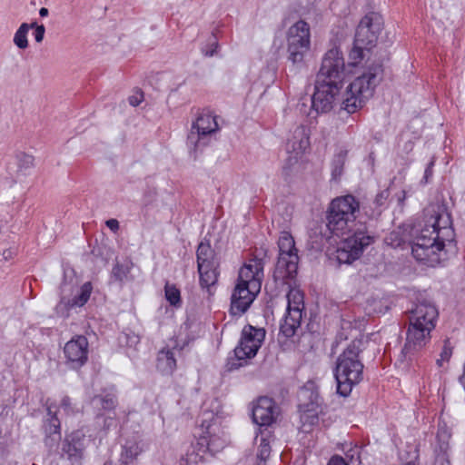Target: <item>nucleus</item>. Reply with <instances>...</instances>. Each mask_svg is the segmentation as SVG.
I'll use <instances>...</instances> for the list:
<instances>
[{
	"instance_id": "52",
	"label": "nucleus",
	"mask_w": 465,
	"mask_h": 465,
	"mask_svg": "<svg viewBox=\"0 0 465 465\" xmlns=\"http://www.w3.org/2000/svg\"><path fill=\"white\" fill-rule=\"evenodd\" d=\"M36 26H40L39 25L36 24V22H34L32 24L29 25V29L30 28H34L35 30L36 29Z\"/></svg>"
},
{
	"instance_id": "24",
	"label": "nucleus",
	"mask_w": 465,
	"mask_h": 465,
	"mask_svg": "<svg viewBox=\"0 0 465 465\" xmlns=\"http://www.w3.org/2000/svg\"><path fill=\"white\" fill-rule=\"evenodd\" d=\"M174 351H177V349L163 348L159 351L156 359V368L161 373L171 375L175 371L176 359L174 357Z\"/></svg>"
},
{
	"instance_id": "28",
	"label": "nucleus",
	"mask_w": 465,
	"mask_h": 465,
	"mask_svg": "<svg viewBox=\"0 0 465 465\" xmlns=\"http://www.w3.org/2000/svg\"><path fill=\"white\" fill-rule=\"evenodd\" d=\"M91 404L99 411H113L117 404L116 396L113 393L95 395L92 398Z\"/></svg>"
},
{
	"instance_id": "6",
	"label": "nucleus",
	"mask_w": 465,
	"mask_h": 465,
	"mask_svg": "<svg viewBox=\"0 0 465 465\" xmlns=\"http://www.w3.org/2000/svg\"><path fill=\"white\" fill-rule=\"evenodd\" d=\"M279 256L274 271L275 280H281L286 284L297 274L299 256L292 236L283 232L278 241Z\"/></svg>"
},
{
	"instance_id": "45",
	"label": "nucleus",
	"mask_w": 465,
	"mask_h": 465,
	"mask_svg": "<svg viewBox=\"0 0 465 465\" xmlns=\"http://www.w3.org/2000/svg\"><path fill=\"white\" fill-rule=\"evenodd\" d=\"M451 354H452V350H451V348H450V347H449L447 344H445V345L443 346V348H442V351H441V353H440V357H441L444 361H448L450 360V358Z\"/></svg>"
},
{
	"instance_id": "20",
	"label": "nucleus",
	"mask_w": 465,
	"mask_h": 465,
	"mask_svg": "<svg viewBox=\"0 0 465 465\" xmlns=\"http://www.w3.org/2000/svg\"><path fill=\"white\" fill-rule=\"evenodd\" d=\"M310 146L309 130L304 125L297 126L292 137L288 140L286 144L287 153H290L288 161L290 164L297 163Z\"/></svg>"
},
{
	"instance_id": "19",
	"label": "nucleus",
	"mask_w": 465,
	"mask_h": 465,
	"mask_svg": "<svg viewBox=\"0 0 465 465\" xmlns=\"http://www.w3.org/2000/svg\"><path fill=\"white\" fill-rule=\"evenodd\" d=\"M45 406L47 418L45 419L43 424L44 442L47 448L52 450L56 447L57 442L61 440V422L56 415V411H53L55 405L50 402V400H47Z\"/></svg>"
},
{
	"instance_id": "53",
	"label": "nucleus",
	"mask_w": 465,
	"mask_h": 465,
	"mask_svg": "<svg viewBox=\"0 0 465 465\" xmlns=\"http://www.w3.org/2000/svg\"><path fill=\"white\" fill-rule=\"evenodd\" d=\"M445 361L441 357L437 360V364L439 367L442 366V362Z\"/></svg>"
},
{
	"instance_id": "1",
	"label": "nucleus",
	"mask_w": 465,
	"mask_h": 465,
	"mask_svg": "<svg viewBox=\"0 0 465 465\" xmlns=\"http://www.w3.org/2000/svg\"><path fill=\"white\" fill-rule=\"evenodd\" d=\"M441 220V214L434 212L411 244L413 257L418 262L431 267L440 264L446 258L445 236L451 232L450 227L448 226V220L440 225Z\"/></svg>"
},
{
	"instance_id": "39",
	"label": "nucleus",
	"mask_w": 465,
	"mask_h": 465,
	"mask_svg": "<svg viewBox=\"0 0 465 465\" xmlns=\"http://www.w3.org/2000/svg\"><path fill=\"white\" fill-rule=\"evenodd\" d=\"M34 157L29 154H23L19 158V167L21 168H31L34 166Z\"/></svg>"
},
{
	"instance_id": "2",
	"label": "nucleus",
	"mask_w": 465,
	"mask_h": 465,
	"mask_svg": "<svg viewBox=\"0 0 465 465\" xmlns=\"http://www.w3.org/2000/svg\"><path fill=\"white\" fill-rule=\"evenodd\" d=\"M439 312L435 305L426 300H419L410 311L406 342L401 350L404 359L410 361L430 340V332L436 326Z\"/></svg>"
},
{
	"instance_id": "32",
	"label": "nucleus",
	"mask_w": 465,
	"mask_h": 465,
	"mask_svg": "<svg viewBox=\"0 0 465 465\" xmlns=\"http://www.w3.org/2000/svg\"><path fill=\"white\" fill-rule=\"evenodd\" d=\"M29 31V24L23 23L14 36V44L19 49H25L28 46L27 34Z\"/></svg>"
},
{
	"instance_id": "43",
	"label": "nucleus",
	"mask_w": 465,
	"mask_h": 465,
	"mask_svg": "<svg viewBox=\"0 0 465 465\" xmlns=\"http://www.w3.org/2000/svg\"><path fill=\"white\" fill-rule=\"evenodd\" d=\"M434 163H435V160H434V158H432L425 169L424 177H423L425 183H428L429 178L432 176V173H433L432 169H433Z\"/></svg>"
},
{
	"instance_id": "34",
	"label": "nucleus",
	"mask_w": 465,
	"mask_h": 465,
	"mask_svg": "<svg viewBox=\"0 0 465 465\" xmlns=\"http://www.w3.org/2000/svg\"><path fill=\"white\" fill-rule=\"evenodd\" d=\"M345 159L346 153L343 152H340L334 155L331 162V176L333 179L337 180L342 174Z\"/></svg>"
},
{
	"instance_id": "21",
	"label": "nucleus",
	"mask_w": 465,
	"mask_h": 465,
	"mask_svg": "<svg viewBox=\"0 0 465 465\" xmlns=\"http://www.w3.org/2000/svg\"><path fill=\"white\" fill-rule=\"evenodd\" d=\"M260 292H253L245 283L237 282L231 297V312L233 315L244 313Z\"/></svg>"
},
{
	"instance_id": "42",
	"label": "nucleus",
	"mask_w": 465,
	"mask_h": 465,
	"mask_svg": "<svg viewBox=\"0 0 465 465\" xmlns=\"http://www.w3.org/2000/svg\"><path fill=\"white\" fill-rule=\"evenodd\" d=\"M213 41L210 43L211 48L209 50L203 49V53L205 56H213L216 53V49L218 47V43L215 39V36L213 35Z\"/></svg>"
},
{
	"instance_id": "29",
	"label": "nucleus",
	"mask_w": 465,
	"mask_h": 465,
	"mask_svg": "<svg viewBox=\"0 0 465 465\" xmlns=\"http://www.w3.org/2000/svg\"><path fill=\"white\" fill-rule=\"evenodd\" d=\"M303 309V293L299 289L291 288L287 293V310H299L302 313Z\"/></svg>"
},
{
	"instance_id": "10",
	"label": "nucleus",
	"mask_w": 465,
	"mask_h": 465,
	"mask_svg": "<svg viewBox=\"0 0 465 465\" xmlns=\"http://www.w3.org/2000/svg\"><path fill=\"white\" fill-rule=\"evenodd\" d=\"M265 338V330L246 325L242 331L241 340L234 349V356L239 363L230 362V370L242 366L248 359L253 358Z\"/></svg>"
},
{
	"instance_id": "26",
	"label": "nucleus",
	"mask_w": 465,
	"mask_h": 465,
	"mask_svg": "<svg viewBox=\"0 0 465 465\" xmlns=\"http://www.w3.org/2000/svg\"><path fill=\"white\" fill-rule=\"evenodd\" d=\"M143 452L140 443L136 440H126L122 446L119 461L121 465H132Z\"/></svg>"
},
{
	"instance_id": "46",
	"label": "nucleus",
	"mask_w": 465,
	"mask_h": 465,
	"mask_svg": "<svg viewBox=\"0 0 465 465\" xmlns=\"http://www.w3.org/2000/svg\"><path fill=\"white\" fill-rule=\"evenodd\" d=\"M327 465H348L344 459L341 456H333L331 458Z\"/></svg>"
},
{
	"instance_id": "50",
	"label": "nucleus",
	"mask_w": 465,
	"mask_h": 465,
	"mask_svg": "<svg viewBox=\"0 0 465 465\" xmlns=\"http://www.w3.org/2000/svg\"><path fill=\"white\" fill-rule=\"evenodd\" d=\"M48 13H49V11H48V9H47V8H45V7H42V8L39 10V15H40V16H42V17H45V16H47V15H48Z\"/></svg>"
},
{
	"instance_id": "51",
	"label": "nucleus",
	"mask_w": 465,
	"mask_h": 465,
	"mask_svg": "<svg viewBox=\"0 0 465 465\" xmlns=\"http://www.w3.org/2000/svg\"><path fill=\"white\" fill-rule=\"evenodd\" d=\"M114 421V418L109 417L108 419H106V420H104V426L108 429V428L112 425V423H113Z\"/></svg>"
},
{
	"instance_id": "7",
	"label": "nucleus",
	"mask_w": 465,
	"mask_h": 465,
	"mask_svg": "<svg viewBox=\"0 0 465 465\" xmlns=\"http://www.w3.org/2000/svg\"><path fill=\"white\" fill-rule=\"evenodd\" d=\"M199 282L202 289L212 294L220 275V262L209 242H201L196 251Z\"/></svg>"
},
{
	"instance_id": "27",
	"label": "nucleus",
	"mask_w": 465,
	"mask_h": 465,
	"mask_svg": "<svg viewBox=\"0 0 465 465\" xmlns=\"http://www.w3.org/2000/svg\"><path fill=\"white\" fill-rule=\"evenodd\" d=\"M300 420L302 422V431H309L312 427L319 420L317 412L311 405H300Z\"/></svg>"
},
{
	"instance_id": "40",
	"label": "nucleus",
	"mask_w": 465,
	"mask_h": 465,
	"mask_svg": "<svg viewBox=\"0 0 465 465\" xmlns=\"http://www.w3.org/2000/svg\"><path fill=\"white\" fill-rule=\"evenodd\" d=\"M45 33V27L43 25H40V26H36V29L35 30V33H34L35 42L41 43L44 39Z\"/></svg>"
},
{
	"instance_id": "11",
	"label": "nucleus",
	"mask_w": 465,
	"mask_h": 465,
	"mask_svg": "<svg viewBox=\"0 0 465 465\" xmlns=\"http://www.w3.org/2000/svg\"><path fill=\"white\" fill-rule=\"evenodd\" d=\"M219 129L216 117L209 113H202L193 124L191 131L187 136V146L193 158L197 157V152L205 147L210 135Z\"/></svg>"
},
{
	"instance_id": "36",
	"label": "nucleus",
	"mask_w": 465,
	"mask_h": 465,
	"mask_svg": "<svg viewBox=\"0 0 465 465\" xmlns=\"http://www.w3.org/2000/svg\"><path fill=\"white\" fill-rule=\"evenodd\" d=\"M271 454V446L269 441L262 438L260 445L258 447L257 458L261 462H265Z\"/></svg>"
},
{
	"instance_id": "18",
	"label": "nucleus",
	"mask_w": 465,
	"mask_h": 465,
	"mask_svg": "<svg viewBox=\"0 0 465 465\" xmlns=\"http://www.w3.org/2000/svg\"><path fill=\"white\" fill-rule=\"evenodd\" d=\"M263 259L254 256L240 269L237 282L245 283L253 292H260L263 279Z\"/></svg>"
},
{
	"instance_id": "55",
	"label": "nucleus",
	"mask_w": 465,
	"mask_h": 465,
	"mask_svg": "<svg viewBox=\"0 0 465 465\" xmlns=\"http://www.w3.org/2000/svg\"><path fill=\"white\" fill-rule=\"evenodd\" d=\"M395 234H396L395 232H391V238L392 239V237H393Z\"/></svg>"
},
{
	"instance_id": "16",
	"label": "nucleus",
	"mask_w": 465,
	"mask_h": 465,
	"mask_svg": "<svg viewBox=\"0 0 465 465\" xmlns=\"http://www.w3.org/2000/svg\"><path fill=\"white\" fill-rule=\"evenodd\" d=\"M88 340L84 335H75L64 347L66 364L74 370L80 369L88 360Z\"/></svg>"
},
{
	"instance_id": "15",
	"label": "nucleus",
	"mask_w": 465,
	"mask_h": 465,
	"mask_svg": "<svg viewBox=\"0 0 465 465\" xmlns=\"http://www.w3.org/2000/svg\"><path fill=\"white\" fill-rule=\"evenodd\" d=\"M89 440L82 430L66 434L61 443V458L72 465H81Z\"/></svg>"
},
{
	"instance_id": "8",
	"label": "nucleus",
	"mask_w": 465,
	"mask_h": 465,
	"mask_svg": "<svg viewBox=\"0 0 465 465\" xmlns=\"http://www.w3.org/2000/svg\"><path fill=\"white\" fill-rule=\"evenodd\" d=\"M226 442L224 433L223 432L220 435L216 432L214 425H209L204 434L198 439L196 444L192 446V450L180 460L179 465L197 464L203 460L207 452L214 455L221 451L225 447Z\"/></svg>"
},
{
	"instance_id": "41",
	"label": "nucleus",
	"mask_w": 465,
	"mask_h": 465,
	"mask_svg": "<svg viewBox=\"0 0 465 465\" xmlns=\"http://www.w3.org/2000/svg\"><path fill=\"white\" fill-rule=\"evenodd\" d=\"M213 41L210 43L211 48L209 50L203 49V53L205 56H213L216 53V49L218 47V43L215 39V36L213 35Z\"/></svg>"
},
{
	"instance_id": "49",
	"label": "nucleus",
	"mask_w": 465,
	"mask_h": 465,
	"mask_svg": "<svg viewBox=\"0 0 465 465\" xmlns=\"http://www.w3.org/2000/svg\"><path fill=\"white\" fill-rule=\"evenodd\" d=\"M15 253V250H12V249H9V250H5L3 252V255H4V258L5 260H8L10 258H12V256Z\"/></svg>"
},
{
	"instance_id": "30",
	"label": "nucleus",
	"mask_w": 465,
	"mask_h": 465,
	"mask_svg": "<svg viewBox=\"0 0 465 465\" xmlns=\"http://www.w3.org/2000/svg\"><path fill=\"white\" fill-rule=\"evenodd\" d=\"M371 48L362 45H357L356 41L353 42V46L349 54V64L351 65H357L360 64L370 53Z\"/></svg>"
},
{
	"instance_id": "54",
	"label": "nucleus",
	"mask_w": 465,
	"mask_h": 465,
	"mask_svg": "<svg viewBox=\"0 0 465 465\" xmlns=\"http://www.w3.org/2000/svg\"><path fill=\"white\" fill-rule=\"evenodd\" d=\"M104 465H114V462L112 460H107Z\"/></svg>"
},
{
	"instance_id": "9",
	"label": "nucleus",
	"mask_w": 465,
	"mask_h": 465,
	"mask_svg": "<svg viewBox=\"0 0 465 465\" xmlns=\"http://www.w3.org/2000/svg\"><path fill=\"white\" fill-rule=\"evenodd\" d=\"M288 60L293 64L302 65L311 48V27L304 20H299L287 31Z\"/></svg>"
},
{
	"instance_id": "22",
	"label": "nucleus",
	"mask_w": 465,
	"mask_h": 465,
	"mask_svg": "<svg viewBox=\"0 0 465 465\" xmlns=\"http://www.w3.org/2000/svg\"><path fill=\"white\" fill-rule=\"evenodd\" d=\"M276 415V406L272 399L260 397L252 408V420L259 426H269Z\"/></svg>"
},
{
	"instance_id": "47",
	"label": "nucleus",
	"mask_w": 465,
	"mask_h": 465,
	"mask_svg": "<svg viewBox=\"0 0 465 465\" xmlns=\"http://www.w3.org/2000/svg\"><path fill=\"white\" fill-rule=\"evenodd\" d=\"M143 100V94L140 93L139 94H136V95H132L129 97V103L131 105L133 106H137L141 104Z\"/></svg>"
},
{
	"instance_id": "37",
	"label": "nucleus",
	"mask_w": 465,
	"mask_h": 465,
	"mask_svg": "<svg viewBox=\"0 0 465 465\" xmlns=\"http://www.w3.org/2000/svg\"><path fill=\"white\" fill-rule=\"evenodd\" d=\"M119 339L121 342H125V345L129 347L136 346L140 342L139 336L134 332H124Z\"/></svg>"
},
{
	"instance_id": "14",
	"label": "nucleus",
	"mask_w": 465,
	"mask_h": 465,
	"mask_svg": "<svg viewBox=\"0 0 465 465\" xmlns=\"http://www.w3.org/2000/svg\"><path fill=\"white\" fill-rule=\"evenodd\" d=\"M341 85L316 79L314 93L312 96V108L318 114L331 111L341 94Z\"/></svg>"
},
{
	"instance_id": "17",
	"label": "nucleus",
	"mask_w": 465,
	"mask_h": 465,
	"mask_svg": "<svg viewBox=\"0 0 465 465\" xmlns=\"http://www.w3.org/2000/svg\"><path fill=\"white\" fill-rule=\"evenodd\" d=\"M374 14L371 13L361 20L354 38L357 45H362L369 48L375 45L381 30V23Z\"/></svg>"
},
{
	"instance_id": "5",
	"label": "nucleus",
	"mask_w": 465,
	"mask_h": 465,
	"mask_svg": "<svg viewBox=\"0 0 465 465\" xmlns=\"http://www.w3.org/2000/svg\"><path fill=\"white\" fill-rule=\"evenodd\" d=\"M360 210L359 202L352 195L338 197L331 203L327 214V227L337 236H343L351 232Z\"/></svg>"
},
{
	"instance_id": "4",
	"label": "nucleus",
	"mask_w": 465,
	"mask_h": 465,
	"mask_svg": "<svg viewBox=\"0 0 465 465\" xmlns=\"http://www.w3.org/2000/svg\"><path fill=\"white\" fill-rule=\"evenodd\" d=\"M383 69L379 63H372L357 76L347 87L341 110L354 114L361 109L372 97L375 88L382 79Z\"/></svg>"
},
{
	"instance_id": "13",
	"label": "nucleus",
	"mask_w": 465,
	"mask_h": 465,
	"mask_svg": "<svg viewBox=\"0 0 465 465\" xmlns=\"http://www.w3.org/2000/svg\"><path fill=\"white\" fill-rule=\"evenodd\" d=\"M373 238L362 230L355 231L351 235L344 238L337 248V260L340 263H351L359 259L364 248L369 246Z\"/></svg>"
},
{
	"instance_id": "38",
	"label": "nucleus",
	"mask_w": 465,
	"mask_h": 465,
	"mask_svg": "<svg viewBox=\"0 0 465 465\" xmlns=\"http://www.w3.org/2000/svg\"><path fill=\"white\" fill-rule=\"evenodd\" d=\"M389 196H390L389 190L388 189L382 190L375 197V200H374L375 205L377 207L383 206L385 204L387 199L389 198Z\"/></svg>"
},
{
	"instance_id": "3",
	"label": "nucleus",
	"mask_w": 465,
	"mask_h": 465,
	"mask_svg": "<svg viewBox=\"0 0 465 465\" xmlns=\"http://www.w3.org/2000/svg\"><path fill=\"white\" fill-rule=\"evenodd\" d=\"M368 344L369 340L363 335L355 337L337 358L334 377L340 395H350L352 388L362 381L364 365L361 355Z\"/></svg>"
},
{
	"instance_id": "25",
	"label": "nucleus",
	"mask_w": 465,
	"mask_h": 465,
	"mask_svg": "<svg viewBox=\"0 0 465 465\" xmlns=\"http://www.w3.org/2000/svg\"><path fill=\"white\" fill-rule=\"evenodd\" d=\"M302 313L299 310H287L284 319L280 326V332L286 338L295 335L301 326Z\"/></svg>"
},
{
	"instance_id": "33",
	"label": "nucleus",
	"mask_w": 465,
	"mask_h": 465,
	"mask_svg": "<svg viewBox=\"0 0 465 465\" xmlns=\"http://www.w3.org/2000/svg\"><path fill=\"white\" fill-rule=\"evenodd\" d=\"M132 266L133 264L131 262H126L124 263L117 262L112 270V274L114 280L121 282L128 280V274L130 273Z\"/></svg>"
},
{
	"instance_id": "48",
	"label": "nucleus",
	"mask_w": 465,
	"mask_h": 465,
	"mask_svg": "<svg viewBox=\"0 0 465 465\" xmlns=\"http://www.w3.org/2000/svg\"><path fill=\"white\" fill-rule=\"evenodd\" d=\"M106 226L113 232L119 230V222L116 219H109L106 221Z\"/></svg>"
},
{
	"instance_id": "44",
	"label": "nucleus",
	"mask_w": 465,
	"mask_h": 465,
	"mask_svg": "<svg viewBox=\"0 0 465 465\" xmlns=\"http://www.w3.org/2000/svg\"><path fill=\"white\" fill-rule=\"evenodd\" d=\"M61 407L66 411L67 413L73 412L72 407H71V399L68 396H64L61 401Z\"/></svg>"
},
{
	"instance_id": "56",
	"label": "nucleus",
	"mask_w": 465,
	"mask_h": 465,
	"mask_svg": "<svg viewBox=\"0 0 465 465\" xmlns=\"http://www.w3.org/2000/svg\"><path fill=\"white\" fill-rule=\"evenodd\" d=\"M406 465H413L411 462H408Z\"/></svg>"
},
{
	"instance_id": "31",
	"label": "nucleus",
	"mask_w": 465,
	"mask_h": 465,
	"mask_svg": "<svg viewBox=\"0 0 465 465\" xmlns=\"http://www.w3.org/2000/svg\"><path fill=\"white\" fill-rule=\"evenodd\" d=\"M165 298L168 302L176 308L181 307V292L180 290L174 284L166 283L164 286Z\"/></svg>"
},
{
	"instance_id": "35",
	"label": "nucleus",
	"mask_w": 465,
	"mask_h": 465,
	"mask_svg": "<svg viewBox=\"0 0 465 465\" xmlns=\"http://www.w3.org/2000/svg\"><path fill=\"white\" fill-rule=\"evenodd\" d=\"M355 331L357 332V330L352 328V323L350 321L347 320H341V331L337 333L336 339L334 341L333 346H337L338 343L341 341H345L348 339V331Z\"/></svg>"
},
{
	"instance_id": "23",
	"label": "nucleus",
	"mask_w": 465,
	"mask_h": 465,
	"mask_svg": "<svg viewBox=\"0 0 465 465\" xmlns=\"http://www.w3.org/2000/svg\"><path fill=\"white\" fill-rule=\"evenodd\" d=\"M93 287L91 282L84 283L73 299L63 297L56 306V311L63 316H68V311L74 307L84 306L89 300Z\"/></svg>"
},
{
	"instance_id": "12",
	"label": "nucleus",
	"mask_w": 465,
	"mask_h": 465,
	"mask_svg": "<svg viewBox=\"0 0 465 465\" xmlns=\"http://www.w3.org/2000/svg\"><path fill=\"white\" fill-rule=\"evenodd\" d=\"M345 75L342 53L338 48L330 49L323 56L316 79L343 86Z\"/></svg>"
}]
</instances>
